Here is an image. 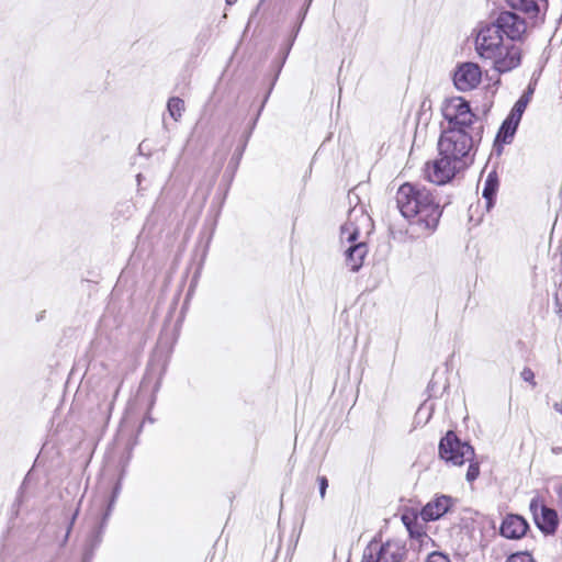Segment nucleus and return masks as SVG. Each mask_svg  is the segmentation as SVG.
Here are the masks:
<instances>
[{
	"instance_id": "obj_14",
	"label": "nucleus",
	"mask_w": 562,
	"mask_h": 562,
	"mask_svg": "<svg viewBox=\"0 0 562 562\" xmlns=\"http://www.w3.org/2000/svg\"><path fill=\"white\" fill-rule=\"evenodd\" d=\"M535 522L539 529L546 533H553L558 527V514L554 509L542 508L539 517L536 518Z\"/></svg>"
},
{
	"instance_id": "obj_8",
	"label": "nucleus",
	"mask_w": 562,
	"mask_h": 562,
	"mask_svg": "<svg viewBox=\"0 0 562 562\" xmlns=\"http://www.w3.org/2000/svg\"><path fill=\"white\" fill-rule=\"evenodd\" d=\"M482 79L481 67L475 63L460 64L453 74V83L459 91L467 92L476 88Z\"/></svg>"
},
{
	"instance_id": "obj_9",
	"label": "nucleus",
	"mask_w": 562,
	"mask_h": 562,
	"mask_svg": "<svg viewBox=\"0 0 562 562\" xmlns=\"http://www.w3.org/2000/svg\"><path fill=\"white\" fill-rule=\"evenodd\" d=\"M529 101L526 100V98L520 97L518 101L514 104L510 113L506 117V120L503 122L497 136L496 140L502 142L504 144H509L513 140V137L516 133V130L518 127V124L521 120V116L528 105Z\"/></svg>"
},
{
	"instance_id": "obj_23",
	"label": "nucleus",
	"mask_w": 562,
	"mask_h": 562,
	"mask_svg": "<svg viewBox=\"0 0 562 562\" xmlns=\"http://www.w3.org/2000/svg\"><path fill=\"white\" fill-rule=\"evenodd\" d=\"M318 483H319V495H321V497H324L325 493H326V488L328 486V481L325 476H322V477H318Z\"/></svg>"
},
{
	"instance_id": "obj_18",
	"label": "nucleus",
	"mask_w": 562,
	"mask_h": 562,
	"mask_svg": "<svg viewBox=\"0 0 562 562\" xmlns=\"http://www.w3.org/2000/svg\"><path fill=\"white\" fill-rule=\"evenodd\" d=\"M361 562H381L378 541H371L366 547Z\"/></svg>"
},
{
	"instance_id": "obj_11",
	"label": "nucleus",
	"mask_w": 562,
	"mask_h": 562,
	"mask_svg": "<svg viewBox=\"0 0 562 562\" xmlns=\"http://www.w3.org/2000/svg\"><path fill=\"white\" fill-rule=\"evenodd\" d=\"M452 503L453 501L450 496H437L424 506L420 512V517L424 521L437 520L450 509Z\"/></svg>"
},
{
	"instance_id": "obj_2",
	"label": "nucleus",
	"mask_w": 562,
	"mask_h": 562,
	"mask_svg": "<svg viewBox=\"0 0 562 562\" xmlns=\"http://www.w3.org/2000/svg\"><path fill=\"white\" fill-rule=\"evenodd\" d=\"M395 200L408 222L406 233L411 238L429 236L437 228L442 210L430 190L406 182L398 188Z\"/></svg>"
},
{
	"instance_id": "obj_6",
	"label": "nucleus",
	"mask_w": 562,
	"mask_h": 562,
	"mask_svg": "<svg viewBox=\"0 0 562 562\" xmlns=\"http://www.w3.org/2000/svg\"><path fill=\"white\" fill-rule=\"evenodd\" d=\"M499 34L506 36V42H522L528 35V24L525 19L512 11L501 12L495 20L490 21Z\"/></svg>"
},
{
	"instance_id": "obj_7",
	"label": "nucleus",
	"mask_w": 562,
	"mask_h": 562,
	"mask_svg": "<svg viewBox=\"0 0 562 562\" xmlns=\"http://www.w3.org/2000/svg\"><path fill=\"white\" fill-rule=\"evenodd\" d=\"M464 167L457 161H452V158L446 157V155H439L437 159L426 164L424 172L428 181L436 184H446Z\"/></svg>"
},
{
	"instance_id": "obj_30",
	"label": "nucleus",
	"mask_w": 562,
	"mask_h": 562,
	"mask_svg": "<svg viewBox=\"0 0 562 562\" xmlns=\"http://www.w3.org/2000/svg\"><path fill=\"white\" fill-rule=\"evenodd\" d=\"M117 393H119V386L115 387L114 397L117 395Z\"/></svg>"
},
{
	"instance_id": "obj_28",
	"label": "nucleus",
	"mask_w": 562,
	"mask_h": 562,
	"mask_svg": "<svg viewBox=\"0 0 562 562\" xmlns=\"http://www.w3.org/2000/svg\"><path fill=\"white\" fill-rule=\"evenodd\" d=\"M91 559V554L86 553L83 558V562H89Z\"/></svg>"
},
{
	"instance_id": "obj_21",
	"label": "nucleus",
	"mask_w": 562,
	"mask_h": 562,
	"mask_svg": "<svg viewBox=\"0 0 562 562\" xmlns=\"http://www.w3.org/2000/svg\"><path fill=\"white\" fill-rule=\"evenodd\" d=\"M426 562H450V559L448 558V555H446L441 552L435 551V552H431L430 554H428Z\"/></svg>"
},
{
	"instance_id": "obj_10",
	"label": "nucleus",
	"mask_w": 562,
	"mask_h": 562,
	"mask_svg": "<svg viewBox=\"0 0 562 562\" xmlns=\"http://www.w3.org/2000/svg\"><path fill=\"white\" fill-rule=\"evenodd\" d=\"M529 101L526 100V98L520 97L518 101L514 104L510 113L506 117V120L503 122L497 136L496 140L502 142L504 144H509L513 140V137L516 133V130L518 127V124L521 120V116L528 105Z\"/></svg>"
},
{
	"instance_id": "obj_19",
	"label": "nucleus",
	"mask_w": 562,
	"mask_h": 562,
	"mask_svg": "<svg viewBox=\"0 0 562 562\" xmlns=\"http://www.w3.org/2000/svg\"><path fill=\"white\" fill-rule=\"evenodd\" d=\"M506 562H535V560L528 552H517L509 555Z\"/></svg>"
},
{
	"instance_id": "obj_13",
	"label": "nucleus",
	"mask_w": 562,
	"mask_h": 562,
	"mask_svg": "<svg viewBox=\"0 0 562 562\" xmlns=\"http://www.w3.org/2000/svg\"><path fill=\"white\" fill-rule=\"evenodd\" d=\"M381 562H402L406 557L405 546L397 540H389L385 543L379 542Z\"/></svg>"
},
{
	"instance_id": "obj_20",
	"label": "nucleus",
	"mask_w": 562,
	"mask_h": 562,
	"mask_svg": "<svg viewBox=\"0 0 562 562\" xmlns=\"http://www.w3.org/2000/svg\"><path fill=\"white\" fill-rule=\"evenodd\" d=\"M546 507L547 506H544L538 497H535L531 499L529 508H530V512L532 513L535 520L537 517H539L540 513L542 512V508H546Z\"/></svg>"
},
{
	"instance_id": "obj_27",
	"label": "nucleus",
	"mask_w": 562,
	"mask_h": 562,
	"mask_svg": "<svg viewBox=\"0 0 562 562\" xmlns=\"http://www.w3.org/2000/svg\"><path fill=\"white\" fill-rule=\"evenodd\" d=\"M554 409H555L558 413L562 414V404H560V403H555V404H554Z\"/></svg>"
},
{
	"instance_id": "obj_1",
	"label": "nucleus",
	"mask_w": 562,
	"mask_h": 562,
	"mask_svg": "<svg viewBox=\"0 0 562 562\" xmlns=\"http://www.w3.org/2000/svg\"><path fill=\"white\" fill-rule=\"evenodd\" d=\"M442 115L447 126L442 125L438 140L439 155L468 166L472 161L471 153L482 139L483 123L462 98L448 100L442 108Z\"/></svg>"
},
{
	"instance_id": "obj_17",
	"label": "nucleus",
	"mask_w": 562,
	"mask_h": 562,
	"mask_svg": "<svg viewBox=\"0 0 562 562\" xmlns=\"http://www.w3.org/2000/svg\"><path fill=\"white\" fill-rule=\"evenodd\" d=\"M167 109L170 116L178 121L184 111V102L180 98L172 97L168 100Z\"/></svg>"
},
{
	"instance_id": "obj_22",
	"label": "nucleus",
	"mask_w": 562,
	"mask_h": 562,
	"mask_svg": "<svg viewBox=\"0 0 562 562\" xmlns=\"http://www.w3.org/2000/svg\"><path fill=\"white\" fill-rule=\"evenodd\" d=\"M120 490H121V485L120 483H117L113 490V495H112V499L109 504V507H108V510L104 515V518H103V521H105L111 513V509H112V506L114 505V502H115V498L117 497L119 493H120Z\"/></svg>"
},
{
	"instance_id": "obj_29",
	"label": "nucleus",
	"mask_w": 562,
	"mask_h": 562,
	"mask_svg": "<svg viewBox=\"0 0 562 562\" xmlns=\"http://www.w3.org/2000/svg\"><path fill=\"white\" fill-rule=\"evenodd\" d=\"M236 1H237V0H226V3H227L228 5H232V4H233V3H235Z\"/></svg>"
},
{
	"instance_id": "obj_24",
	"label": "nucleus",
	"mask_w": 562,
	"mask_h": 562,
	"mask_svg": "<svg viewBox=\"0 0 562 562\" xmlns=\"http://www.w3.org/2000/svg\"><path fill=\"white\" fill-rule=\"evenodd\" d=\"M521 378L526 381V382H532L533 381V378H535V374L533 372L528 369V368H525L521 372Z\"/></svg>"
},
{
	"instance_id": "obj_16",
	"label": "nucleus",
	"mask_w": 562,
	"mask_h": 562,
	"mask_svg": "<svg viewBox=\"0 0 562 562\" xmlns=\"http://www.w3.org/2000/svg\"><path fill=\"white\" fill-rule=\"evenodd\" d=\"M498 188V180L495 173H490L485 181L482 195L486 201V209L490 210L493 205L494 198Z\"/></svg>"
},
{
	"instance_id": "obj_15",
	"label": "nucleus",
	"mask_w": 562,
	"mask_h": 562,
	"mask_svg": "<svg viewBox=\"0 0 562 562\" xmlns=\"http://www.w3.org/2000/svg\"><path fill=\"white\" fill-rule=\"evenodd\" d=\"M540 2H546V0H507L512 9L521 11L530 18H535L539 13Z\"/></svg>"
},
{
	"instance_id": "obj_3",
	"label": "nucleus",
	"mask_w": 562,
	"mask_h": 562,
	"mask_svg": "<svg viewBox=\"0 0 562 562\" xmlns=\"http://www.w3.org/2000/svg\"><path fill=\"white\" fill-rule=\"evenodd\" d=\"M474 49L497 72H508L521 64L520 46L506 42L490 21L477 23L473 30Z\"/></svg>"
},
{
	"instance_id": "obj_25",
	"label": "nucleus",
	"mask_w": 562,
	"mask_h": 562,
	"mask_svg": "<svg viewBox=\"0 0 562 562\" xmlns=\"http://www.w3.org/2000/svg\"><path fill=\"white\" fill-rule=\"evenodd\" d=\"M100 529H102V527ZM101 533H102V530H98L92 536V539H91V547H92V549L95 548L100 543V541H101Z\"/></svg>"
},
{
	"instance_id": "obj_4",
	"label": "nucleus",
	"mask_w": 562,
	"mask_h": 562,
	"mask_svg": "<svg viewBox=\"0 0 562 562\" xmlns=\"http://www.w3.org/2000/svg\"><path fill=\"white\" fill-rule=\"evenodd\" d=\"M372 228V220L362 205L349 210L347 221L340 227V240L350 244L345 250V262L352 272L361 268L368 252L367 243L360 237L369 235Z\"/></svg>"
},
{
	"instance_id": "obj_5",
	"label": "nucleus",
	"mask_w": 562,
	"mask_h": 562,
	"mask_svg": "<svg viewBox=\"0 0 562 562\" xmlns=\"http://www.w3.org/2000/svg\"><path fill=\"white\" fill-rule=\"evenodd\" d=\"M439 457L446 463L461 467L465 462H470L467 471V480L473 482L480 474L479 462H473L475 452L473 447L464 441H461L453 431H448L439 442Z\"/></svg>"
},
{
	"instance_id": "obj_12",
	"label": "nucleus",
	"mask_w": 562,
	"mask_h": 562,
	"mask_svg": "<svg viewBox=\"0 0 562 562\" xmlns=\"http://www.w3.org/2000/svg\"><path fill=\"white\" fill-rule=\"evenodd\" d=\"M528 527L524 517L510 514L501 525V535L507 539H520L526 535Z\"/></svg>"
},
{
	"instance_id": "obj_26",
	"label": "nucleus",
	"mask_w": 562,
	"mask_h": 562,
	"mask_svg": "<svg viewBox=\"0 0 562 562\" xmlns=\"http://www.w3.org/2000/svg\"><path fill=\"white\" fill-rule=\"evenodd\" d=\"M532 93H533V90L531 88H528V90L521 97L526 98V100H528L530 102Z\"/></svg>"
}]
</instances>
